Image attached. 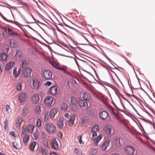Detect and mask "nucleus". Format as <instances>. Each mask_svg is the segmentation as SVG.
<instances>
[{"mask_svg": "<svg viewBox=\"0 0 155 155\" xmlns=\"http://www.w3.org/2000/svg\"><path fill=\"white\" fill-rule=\"evenodd\" d=\"M20 72H21V69L20 68H19L18 69V73H19V75H20Z\"/></svg>", "mask_w": 155, "mask_h": 155, "instance_id": "61", "label": "nucleus"}, {"mask_svg": "<svg viewBox=\"0 0 155 155\" xmlns=\"http://www.w3.org/2000/svg\"><path fill=\"white\" fill-rule=\"evenodd\" d=\"M63 121V120L60 119L59 120L58 122V125L59 127L60 128H62L63 127L64 124Z\"/></svg>", "mask_w": 155, "mask_h": 155, "instance_id": "28", "label": "nucleus"}, {"mask_svg": "<svg viewBox=\"0 0 155 155\" xmlns=\"http://www.w3.org/2000/svg\"><path fill=\"white\" fill-rule=\"evenodd\" d=\"M50 63L53 67L57 69L60 66L59 64L54 61H53L52 62H51Z\"/></svg>", "mask_w": 155, "mask_h": 155, "instance_id": "35", "label": "nucleus"}, {"mask_svg": "<svg viewBox=\"0 0 155 155\" xmlns=\"http://www.w3.org/2000/svg\"><path fill=\"white\" fill-rule=\"evenodd\" d=\"M8 57V55L4 53L0 54V59L2 61L6 60Z\"/></svg>", "mask_w": 155, "mask_h": 155, "instance_id": "23", "label": "nucleus"}, {"mask_svg": "<svg viewBox=\"0 0 155 155\" xmlns=\"http://www.w3.org/2000/svg\"><path fill=\"white\" fill-rule=\"evenodd\" d=\"M111 155H119L117 153H114L111 154Z\"/></svg>", "mask_w": 155, "mask_h": 155, "instance_id": "60", "label": "nucleus"}, {"mask_svg": "<svg viewBox=\"0 0 155 155\" xmlns=\"http://www.w3.org/2000/svg\"><path fill=\"white\" fill-rule=\"evenodd\" d=\"M22 121V120L21 118L18 117L17 118L16 122V125L18 128H20Z\"/></svg>", "mask_w": 155, "mask_h": 155, "instance_id": "26", "label": "nucleus"}, {"mask_svg": "<svg viewBox=\"0 0 155 155\" xmlns=\"http://www.w3.org/2000/svg\"><path fill=\"white\" fill-rule=\"evenodd\" d=\"M78 100L74 97H72L71 99V105H76L78 103Z\"/></svg>", "mask_w": 155, "mask_h": 155, "instance_id": "24", "label": "nucleus"}, {"mask_svg": "<svg viewBox=\"0 0 155 155\" xmlns=\"http://www.w3.org/2000/svg\"><path fill=\"white\" fill-rule=\"evenodd\" d=\"M0 155H6L5 154L2 153L0 152Z\"/></svg>", "mask_w": 155, "mask_h": 155, "instance_id": "63", "label": "nucleus"}, {"mask_svg": "<svg viewBox=\"0 0 155 155\" xmlns=\"http://www.w3.org/2000/svg\"><path fill=\"white\" fill-rule=\"evenodd\" d=\"M38 131H36L33 133V136L35 139L36 140L38 137Z\"/></svg>", "mask_w": 155, "mask_h": 155, "instance_id": "46", "label": "nucleus"}, {"mask_svg": "<svg viewBox=\"0 0 155 155\" xmlns=\"http://www.w3.org/2000/svg\"><path fill=\"white\" fill-rule=\"evenodd\" d=\"M10 106L8 105H6V110L7 112H8L9 109H10Z\"/></svg>", "mask_w": 155, "mask_h": 155, "instance_id": "54", "label": "nucleus"}, {"mask_svg": "<svg viewBox=\"0 0 155 155\" xmlns=\"http://www.w3.org/2000/svg\"><path fill=\"white\" fill-rule=\"evenodd\" d=\"M109 109L112 114H115V113L113 110V108L112 107H110Z\"/></svg>", "mask_w": 155, "mask_h": 155, "instance_id": "51", "label": "nucleus"}, {"mask_svg": "<svg viewBox=\"0 0 155 155\" xmlns=\"http://www.w3.org/2000/svg\"><path fill=\"white\" fill-rule=\"evenodd\" d=\"M52 73L49 70H45L43 74V76L47 80H50L52 78Z\"/></svg>", "mask_w": 155, "mask_h": 155, "instance_id": "5", "label": "nucleus"}, {"mask_svg": "<svg viewBox=\"0 0 155 155\" xmlns=\"http://www.w3.org/2000/svg\"><path fill=\"white\" fill-rule=\"evenodd\" d=\"M13 43L14 44H16V41H13Z\"/></svg>", "mask_w": 155, "mask_h": 155, "instance_id": "64", "label": "nucleus"}, {"mask_svg": "<svg viewBox=\"0 0 155 155\" xmlns=\"http://www.w3.org/2000/svg\"><path fill=\"white\" fill-rule=\"evenodd\" d=\"M41 135L42 138H45L46 137V134L44 132H42L41 133Z\"/></svg>", "mask_w": 155, "mask_h": 155, "instance_id": "52", "label": "nucleus"}, {"mask_svg": "<svg viewBox=\"0 0 155 155\" xmlns=\"http://www.w3.org/2000/svg\"><path fill=\"white\" fill-rule=\"evenodd\" d=\"M31 69L29 68H27L23 70L22 74L25 77L29 78L31 77Z\"/></svg>", "mask_w": 155, "mask_h": 155, "instance_id": "4", "label": "nucleus"}, {"mask_svg": "<svg viewBox=\"0 0 155 155\" xmlns=\"http://www.w3.org/2000/svg\"><path fill=\"white\" fill-rule=\"evenodd\" d=\"M31 100L32 102L34 104H36L39 100V97L38 94H35L32 96Z\"/></svg>", "mask_w": 155, "mask_h": 155, "instance_id": "9", "label": "nucleus"}, {"mask_svg": "<svg viewBox=\"0 0 155 155\" xmlns=\"http://www.w3.org/2000/svg\"><path fill=\"white\" fill-rule=\"evenodd\" d=\"M8 32L9 35L14 36L17 35L18 33L13 29L8 28Z\"/></svg>", "mask_w": 155, "mask_h": 155, "instance_id": "17", "label": "nucleus"}, {"mask_svg": "<svg viewBox=\"0 0 155 155\" xmlns=\"http://www.w3.org/2000/svg\"><path fill=\"white\" fill-rule=\"evenodd\" d=\"M99 126L97 124H95L91 129V132L92 134V137L91 139L96 145H97L98 143L102 137V135H99L98 137L95 138L97 135V132L99 130Z\"/></svg>", "mask_w": 155, "mask_h": 155, "instance_id": "1", "label": "nucleus"}, {"mask_svg": "<svg viewBox=\"0 0 155 155\" xmlns=\"http://www.w3.org/2000/svg\"><path fill=\"white\" fill-rule=\"evenodd\" d=\"M53 100V97H47L45 100V105L47 106H51Z\"/></svg>", "mask_w": 155, "mask_h": 155, "instance_id": "8", "label": "nucleus"}, {"mask_svg": "<svg viewBox=\"0 0 155 155\" xmlns=\"http://www.w3.org/2000/svg\"><path fill=\"white\" fill-rule=\"evenodd\" d=\"M110 141L108 140H105L101 145V149L103 150H105L109 145Z\"/></svg>", "mask_w": 155, "mask_h": 155, "instance_id": "14", "label": "nucleus"}, {"mask_svg": "<svg viewBox=\"0 0 155 155\" xmlns=\"http://www.w3.org/2000/svg\"><path fill=\"white\" fill-rule=\"evenodd\" d=\"M57 136L59 138H61L62 137V133L61 132H59L58 133Z\"/></svg>", "mask_w": 155, "mask_h": 155, "instance_id": "50", "label": "nucleus"}, {"mask_svg": "<svg viewBox=\"0 0 155 155\" xmlns=\"http://www.w3.org/2000/svg\"><path fill=\"white\" fill-rule=\"evenodd\" d=\"M78 105L80 107H85L86 104L87 107H88V105L87 102H85L84 100H81L78 102Z\"/></svg>", "mask_w": 155, "mask_h": 155, "instance_id": "18", "label": "nucleus"}, {"mask_svg": "<svg viewBox=\"0 0 155 155\" xmlns=\"http://www.w3.org/2000/svg\"><path fill=\"white\" fill-rule=\"evenodd\" d=\"M100 116L101 118L103 120H107L109 117L108 114L105 111L101 112L100 113Z\"/></svg>", "mask_w": 155, "mask_h": 155, "instance_id": "6", "label": "nucleus"}, {"mask_svg": "<svg viewBox=\"0 0 155 155\" xmlns=\"http://www.w3.org/2000/svg\"><path fill=\"white\" fill-rule=\"evenodd\" d=\"M36 126L39 127H41V120L38 118L36 119Z\"/></svg>", "mask_w": 155, "mask_h": 155, "instance_id": "36", "label": "nucleus"}, {"mask_svg": "<svg viewBox=\"0 0 155 155\" xmlns=\"http://www.w3.org/2000/svg\"><path fill=\"white\" fill-rule=\"evenodd\" d=\"M125 152L129 155H132L134 152V150L131 147L128 146L125 148Z\"/></svg>", "mask_w": 155, "mask_h": 155, "instance_id": "7", "label": "nucleus"}, {"mask_svg": "<svg viewBox=\"0 0 155 155\" xmlns=\"http://www.w3.org/2000/svg\"><path fill=\"white\" fill-rule=\"evenodd\" d=\"M35 126L32 125H28L25 128H23L22 130V132L23 134H25L27 133H32Z\"/></svg>", "mask_w": 155, "mask_h": 155, "instance_id": "3", "label": "nucleus"}, {"mask_svg": "<svg viewBox=\"0 0 155 155\" xmlns=\"http://www.w3.org/2000/svg\"><path fill=\"white\" fill-rule=\"evenodd\" d=\"M82 97L85 100L87 101L90 100L91 98L90 95L87 92L82 93Z\"/></svg>", "mask_w": 155, "mask_h": 155, "instance_id": "15", "label": "nucleus"}, {"mask_svg": "<svg viewBox=\"0 0 155 155\" xmlns=\"http://www.w3.org/2000/svg\"><path fill=\"white\" fill-rule=\"evenodd\" d=\"M50 94L54 95L57 94L58 93V89L57 86H54L51 87L49 89Z\"/></svg>", "mask_w": 155, "mask_h": 155, "instance_id": "11", "label": "nucleus"}, {"mask_svg": "<svg viewBox=\"0 0 155 155\" xmlns=\"http://www.w3.org/2000/svg\"><path fill=\"white\" fill-rule=\"evenodd\" d=\"M71 109L73 110L74 112H76L78 110V107L76 104L71 105Z\"/></svg>", "mask_w": 155, "mask_h": 155, "instance_id": "32", "label": "nucleus"}, {"mask_svg": "<svg viewBox=\"0 0 155 155\" xmlns=\"http://www.w3.org/2000/svg\"><path fill=\"white\" fill-rule=\"evenodd\" d=\"M58 111L57 108H54L51 109L49 113V115L51 119H53Z\"/></svg>", "mask_w": 155, "mask_h": 155, "instance_id": "13", "label": "nucleus"}, {"mask_svg": "<svg viewBox=\"0 0 155 155\" xmlns=\"http://www.w3.org/2000/svg\"><path fill=\"white\" fill-rule=\"evenodd\" d=\"M13 75L15 78H17L19 76V73H18L17 68H15L13 71Z\"/></svg>", "mask_w": 155, "mask_h": 155, "instance_id": "29", "label": "nucleus"}, {"mask_svg": "<svg viewBox=\"0 0 155 155\" xmlns=\"http://www.w3.org/2000/svg\"><path fill=\"white\" fill-rule=\"evenodd\" d=\"M8 29H5L3 33V37L6 38L8 37L9 36L8 32Z\"/></svg>", "mask_w": 155, "mask_h": 155, "instance_id": "39", "label": "nucleus"}, {"mask_svg": "<svg viewBox=\"0 0 155 155\" xmlns=\"http://www.w3.org/2000/svg\"><path fill=\"white\" fill-rule=\"evenodd\" d=\"M22 83L20 82L18 83L16 86V88L18 91H21V90Z\"/></svg>", "mask_w": 155, "mask_h": 155, "instance_id": "41", "label": "nucleus"}, {"mask_svg": "<svg viewBox=\"0 0 155 155\" xmlns=\"http://www.w3.org/2000/svg\"><path fill=\"white\" fill-rule=\"evenodd\" d=\"M28 114V110L26 107L24 108L22 110L21 114L24 116H26Z\"/></svg>", "mask_w": 155, "mask_h": 155, "instance_id": "30", "label": "nucleus"}, {"mask_svg": "<svg viewBox=\"0 0 155 155\" xmlns=\"http://www.w3.org/2000/svg\"><path fill=\"white\" fill-rule=\"evenodd\" d=\"M35 113L38 114H39L41 112V107L39 106H37L35 108Z\"/></svg>", "mask_w": 155, "mask_h": 155, "instance_id": "34", "label": "nucleus"}, {"mask_svg": "<svg viewBox=\"0 0 155 155\" xmlns=\"http://www.w3.org/2000/svg\"><path fill=\"white\" fill-rule=\"evenodd\" d=\"M52 142L53 147L56 150H58L59 149L58 143L55 138L53 139Z\"/></svg>", "mask_w": 155, "mask_h": 155, "instance_id": "16", "label": "nucleus"}, {"mask_svg": "<svg viewBox=\"0 0 155 155\" xmlns=\"http://www.w3.org/2000/svg\"><path fill=\"white\" fill-rule=\"evenodd\" d=\"M68 106L66 103H63L61 105V110L62 111H65L67 110Z\"/></svg>", "mask_w": 155, "mask_h": 155, "instance_id": "25", "label": "nucleus"}, {"mask_svg": "<svg viewBox=\"0 0 155 155\" xmlns=\"http://www.w3.org/2000/svg\"><path fill=\"white\" fill-rule=\"evenodd\" d=\"M2 70L1 68V66L0 65V73L2 72Z\"/></svg>", "mask_w": 155, "mask_h": 155, "instance_id": "62", "label": "nucleus"}, {"mask_svg": "<svg viewBox=\"0 0 155 155\" xmlns=\"http://www.w3.org/2000/svg\"><path fill=\"white\" fill-rule=\"evenodd\" d=\"M81 124L84 126L87 124L88 119L86 117H84L81 120Z\"/></svg>", "mask_w": 155, "mask_h": 155, "instance_id": "21", "label": "nucleus"}, {"mask_svg": "<svg viewBox=\"0 0 155 155\" xmlns=\"http://www.w3.org/2000/svg\"><path fill=\"white\" fill-rule=\"evenodd\" d=\"M13 146L16 149L19 150L21 148V144L20 142H17L15 141L13 143Z\"/></svg>", "mask_w": 155, "mask_h": 155, "instance_id": "19", "label": "nucleus"}, {"mask_svg": "<svg viewBox=\"0 0 155 155\" xmlns=\"http://www.w3.org/2000/svg\"><path fill=\"white\" fill-rule=\"evenodd\" d=\"M114 143L116 146H119L120 145V140L115 139L114 142Z\"/></svg>", "mask_w": 155, "mask_h": 155, "instance_id": "43", "label": "nucleus"}, {"mask_svg": "<svg viewBox=\"0 0 155 155\" xmlns=\"http://www.w3.org/2000/svg\"><path fill=\"white\" fill-rule=\"evenodd\" d=\"M85 112L86 114H90L91 113V110L90 109H87L86 110Z\"/></svg>", "mask_w": 155, "mask_h": 155, "instance_id": "49", "label": "nucleus"}, {"mask_svg": "<svg viewBox=\"0 0 155 155\" xmlns=\"http://www.w3.org/2000/svg\"><path fill=\"white\" fill-rule=\"evenodd\" d=\"M58 69L61 71L65 74H68V72L67 70L64 67L61 66H59L58 68Z\"/></svg>", "mask_w": 155, "mask_h": 155, "instance_id": "37", "label": "nucleus"}, {"mask_svg": "<svg viewBox=\"0 0 155 155\" xmlns=\"http://www.w3.org/2000/svg\"><path fill=\"white\" fill-rule=\"evenodd\" d=\"M51 84L52 83L51 82L47 81L45 83V85H48V86H50L51 85Z\"/></svg>", "mask_w": 155, "mask_h": 155, "instance_id": "55", "label": "nucleus"}, {"mask_svg": "<svg viewBox=\"0 0 155 155\" xmlns=\"http://www.w3.org/2000/svg\"><path fill=\"white\" fill-rule=\"evenodd\" d=\"M75 118V115H73L71 117L70 120L68 122V124L69 126H71L73 124Z\"/></svg>", "mask_w": 155, "mask_h": 155, "instance_id": "20", "label": "nucleus"}, {"mask_svg": "<svg viewBox=\"0 0 155 155\" xmlns=\"http://www.w3.org/2000/svg\"><path fill=\"white\" fill-rule=\"evenodd\" d=\"M36 144V142H33L31 143L30 146V148L31 150H34Z\"/></svg>", "mask_w": 155, "mask_h": 155, "instance_id": "31", "label": "nucleus"}, {"mask_svg": "<svg viewBox=\"0 0 155 155\" xmlns=\"http://www.w3.org/2000/svg\"><path fill=\"white\" fill-rule=\"evenodd\" d=\"M50 155H57L56 153L54 152H52L50 153Z\"/></svg>", "mask_w": 155, "mask_h": 155, "instance_id": "58", "label": "nucleus"}, {"mask_svg": "<svg viewBox=\"0 0 155 155\" xmlns=\"http://www.w3.org/2000/svg\"><path fill=\"white\" fill-rule=\"evenodd\" d=\"M64 116H65V117H66L67 118V117H68L69 116V114H68V113H66V114H65Z\"/></svg>", "mask_w": 155, "mask_h": 155, "instance_id": "59", "label": "nucleus"}, {"mask_svg": "<svg viewBox=\"0 0 155 155\" xmlns=\"http://www.w3.org/2000/svg\"><path fill=\"white\" fill-rule=\"evenodd\" d=\"M26 64V62L24 60L22 62L21 64V67H23L24 66H25V65Z\"/></svg>", "mask_w": 155, "mask_h": 155, "instance_id": "53", "label": "nucleus"}, {"mask_svg": "<svg viewBox=\"0 0 155 155\" xmlns=\"http://www.w3.org/2000/svg\"><path fill=\"white\" fill-rule=\"evenodd\" d=\"M15 65V63L13 61L9 62L5 65V69L7 71H9L12 69Z\"/></svg>", "mask_w": 155, "mask_h": 155, "instance_id": "12", "label": "nucleus"}, {"mask_svg": "<svg viewBox=\"0 0 155 155\" xmlns=\"http://www.w3.org/2000/svg\"><path fill=\"white\" fill-rule=\"evenodd\" d=\"M97 152V150L94 148L90 150V154L91 155H95Z\"/></svg>", "mask_w": 155, "mask_h": 155, "instance_id": "38", "label": "nucleus"}, {"mask_svg": "<svg viewBox=\"0 0 155 155\" xmlns=\"http://www.w3.org/2000/svg\"><path fill=\"white\" fill-rule=\"evenodd\" d=\"M27 96L26 93H22L19 94L18 99L20 103H22L27 99Z\"/></svg>", "mask_w": 155, "mask_h": 155, "instance_id": "10", "label": "nucleus"}, {"mask_svg": "<svg viewBox=\"0 0 155 155\" xmlns=\"http://www.w3.org/2000/svg\"><path fill=\"white\" fill-rule=\"evenodd\" d=\"M21 4L22 5H24L25 6H26L27 5V4L25 2H21Z\"/></svg>", "mask_w": 155, "mask_h": 155, "instance_id": "57", "label": "nucleus"}, {"mask_svg": "<svg viewBox=\"0 0 155 155\" xmlns=\"http://www.w3.org/2000/svg\"><path fill=\"white\" fill-rule=\"evenodd\" d=\"M64 24L66 26L70 28H71L73 30H75V29H76L75 27H78L77 26H76L75 25H74L73 26H72L71 25H68V24H65V23H64Z\"/></svg>", "mask_w": 155, "mask_h": 155, "instance_id": "40", "label": "nucleus"}, {"mask_svg": "<svg viewBox=\"0 0 155 155\" xmlns=\"http://www.w3.org/2000/svg\"><path fill=\"white\" fill-rule=\"evenodd\" d=\"M46 129L48 132L51 133H54L56 132V128L52 123H48L46 124Z\"/></svg>", "mask_w": 155, "mask_h": 155, "instance_id": "2", "label": "nucleus"}, {"mask_svg": "<svg viewBox=\"0 0 155 155\" xmlns=\"http://www.w3.org/2000/svg\"><path fill=\"white\" fill-rule=\"evenodd\" d=\"M78 139L79 143L81 144H84V142L82 140V136H78Z\"/></svg>", "mask_w": 155, "mask_h": 155, "instance_id": "45", "label": "nucleus"}, {"mask_svg": "<svg viewBox=\"0 0 155 155\" xmlns=\"http://www.w3.org/2000/svg\"><path fill=\"white\" fill-rule=\"evenodd\" d=\"M48 120V114H45L44 115V120L45 121H47Z\"/></svg>", "mask_w": 155, "mask_h": 155, "instance_id": "48", "label": "nucleus"}, {"mask_svg": "<svg viewBox=\"0 0 155 155\" xmlns=\"http://www.w3.org/2000/svg\"><path fill=\"white\" fill-rule=\"evenodd\" d=\"M10 134L15 137H16V135L13 131L11 132L10 133Z\"/></svg>", "mask_w": 155, "mask_h": 155, "instance_id": "56", "label": "nucleus"}, {"mask_svg": "<svg viewBox=\"0 0 155 155\" xmlns=\"http://www.w3.org/2000/svg\"><path fill=\"white\" fill-rule=\"evenodd\" d=\"M5 129L6 130H8V120L6 119L4 122Z\"/></svg>", "mask_w": 155, "mask_h": 155, "instance_id": "42", "label": "nucleus"}, {"mask_svg": "<svg viewBox=\"0 0 155 155\" xmlns=\"http://www.w3.org/2000/svg\"><path fill=\"white\" fill-rule=\"evenodd\" d=\"M41 152L44 155H45L47 153V151L46 149L43 148H41Z\"/></svg>", "mask_w": 155, "mask_h": 155, "instance_id": "47", "label": "nucleus"}, {"mask_svg": "<svg viewBox=\"0 0 155 155\" xmlns=\"http://www.w3.org/2000/svg\"><path fill=\"white\" fill-rule=\"evenodd\" d=\"M40 82L37 79H35L33 80V86L36 88H37L39 87Z\"/></svg>", "mask_w": 155, "mask_h": 155, "instance_id": "22", "label": "nucleus"}, {"mask_svg": "<svg viewBox=\"0 0 155 155\" xmlns=\"http://www.w3.org/2000/svg\"><path fill=\"white\" fill-rule=\"evenodd\" d=\"M74 152L77 155H82V151L79 148H76L74 149Z\"/></svg>", "mask_w": 155, "mask_h": 155, "instance_id": "27", "label": "nucleus"}, {"mask_svg": "<svg viewBox=\"0 0 155 155\" xmlns=\"http://www.w3.org/2000/svg\"><path fill=\"white\" fill-rule=\"evenodd\" d=\"M29 138V136L26 135L23 138V141L25 144H26L28 141Z\"/></svg>", "mask_w": 155, "mask_h": 155, "instance_id": "33", "label": "nucleus"}, {"mask_svg": "<svg viewBox=\"0 0 155 155\" xmlns=\"http://www.w3.org/2000/svg\"><path fill=\"white\" fill-rule=\"evenodd\" d=\"M22 55L21 53L20 50H17L16 52V54L15 55L16 57H18L20 58Z\"/></svg>", "mask_w": 155, "mask_h": 155, "instance_id": "44", "label": "nucleus"}]
</instances>
